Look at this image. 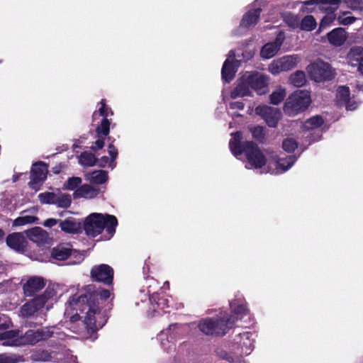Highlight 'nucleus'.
<instances>
[{
    "label": "nucleus",
    "mask_w": 363,
    "mask_h": 363,
    "mask_svg": "<svg viewBox=\"0 0 363 363\" xmlns=\"http://www.w3.org/2000/svg\"><path fill=\"white\" fill-rule=\"evenodd\" d=\"M239 346L240 347L242 354L247 355L252 350L253 342L250 340V334L244 333L240 335Z\"/></svg>",
    "instance_id": "obj_31"
},
{
    "label": "nucleus",
    "mask_w": 363,
    "mask_h": 363,
    "mask_svg": "<svg viewBox=\"0 0 363 363\" xmlns=\"http://www.w3.org/2000/svg\"><path fill=\"white\" fill-rule=\"evenodd\" d=\"M245 78V73L240 77L236 87L231 91L230 96L233 99L243 97L252 95V88L248 79Z\"/></svg>",
    "instance_id": "obj_19"
},
{
    "label": "nucleus",
    "mask_w": 363,
    "mask_h": 363,
    "mask_svg": "<svg viewBox=\"0 0 363 363\" xmlns=\"http://www.w3.org/2000/svg\"><path fill=\"white\" fill-rule=\"evenodd\" d=\"M48 174V167L43 162L35 163L31 169L29 186L38 191L45 180Z\"/></svg>",
    "instance_id": "obj_11"
},
{
    "label": "nucleus",
    "mask_w": 363,
    "mask_h": 363,
    "mask_svg": "<svg viewBox=\"0 0 363 363\" xmlns=\"http://www.w3.org/2000/svg\"><path fill=\"white\" fill-rule=\"evenodd\" d=\"M109 113H111V114L113 113L106 106L104 100H101V107L99 109V114L103 116L104 119L102 120L101 125L96 128V133L99 135H103L106 136L109 133L110 123L106 118L108 116Z\"/></svg>",
    "instance_id": "obj_20"
},
{
    "label": "nucleus",
    "mask_w": 363,
    "mask_h": 363,
    "mask_svg": "<svg viewBox=\"0 0 363 363\" xmlns=\"http://www.w3.org/2000/svg\"><path fill=\"white\" fill-rule=\"evenodd\" d=\"M286 96V90L281 86H277L269 95L270 103L274 105L281 104Z\"/></svg>",
    "instance_id": "obj_32"
},
{
    "label": "nucleus",
    "mask_w": 363,
    "mask_h": 363,
    "mask_svg": "<svg viewBox=\"0 0 363 363\" xmlns=\"http://www.w3.org/2000/svg\"><path fill=\"white\" fill-rule=\"evenodd\" d=\"M347 63L352 67H360L363 63V48L354 47L350 49L347 56Z\"/></svg>",
    "instance_id": "obj_27"
},
{
    "label": "nucleus",
    "mask_w": 363,
    "mask_h": 363,
    "mask_svg": "<svg viewBox=\"0 0 363 363\" xmlns=\"http://www.w3.org/2000/svg\"><path fill=\"white\" fill-rule=\"evenodd\" d=\"M289 80L295 86H302L306 82V74L303 71H296L290 76Z\"/></svg>",
    "instance_id": "obj_35"
},
{
    "label": "nucleus",
    "mask_w": 363,
    "mask_h": 363,
    "mask_svg": "<svg viewBox=\"0 0 363 363\" xmlns=\"http://www.w3.org/2000/svg\"><path fill=\"white\" fill-rule=\"evenodd\" d=\"M301 10L303 11L312 12L313 9H308V8H306V9L303 8Z\"/></svg>",
    "instance_id": "obj_56"
},
{
    "label": "nucleus",
    "mask_w": 363,
    "mask_h": 363,
    "mask_svg": "<svg viewBox=\"0 0 363 363\" xmlns=\"http://www.w3.org/2000/svg\"><path fill=\"white\" fill-rule=\"evenodd\" d=\"M359 72L363 74V63L359 67Z\"/></svg>",
    "instance_id": "obj_57"
},
{
    "label": "nucleus",
    "mask_w": 363,
    "mask_h": 363,
    "mask_svg": "<svg viewBox=\"0 0 363 363\" xmlns=\"http://www.w3.org/2000/svg\"><path fill=\"white\" fill-rule=\"evenodd\" d=\"M28 238L38 245L48 244L50 240L48 233L40 227H35L27 232Z\"/></svg>",
    "instance_id": "obj_21"
},
{
    "label": "nucleus",
    "mask_w": 363,
    "mask_h": 363,
    "mask_svg": "<svg viewBox=\"0 0 363 363\" xmlns=\"http://www.w3.org/2000/svg\"><path fill=\"white\" fill-rule=\"evenodd\" d=\"M352 0H308L302 2L306 6H318L319 9L327 13H334L342 3L352 7Z\"/></svg>",
    "instance_id": "obj_10"
},
{
    "label": "nucleus",
    "mask_w": 363,
    "mask_h": 363,
    "mask_svg": "<svg viewBox=\"0 0 363 363\" xmlns=\"http://www.w3.org/2000/svg\"><path fill=\"white\" fill-rule=\"evenodd\" d=\"M91 274L96 281L110 284L112 283L113 270L107 264H100L92 268Z\"/></svg>",
    "instance_id": "obj_14"
},
{
    "label": "nucleus",
    "mask_w": 363,
    "mask_h": 363,
    "mask_svg": "<svg viewBox=\"0 0 363 363\" xmlns=\"http://www.w3.org/2000/svg\"><path fill=\"white\" fill-rule=\"evenodd\" d=\"M45 286V280L40 277H32L29 278L23 285L24 294L30 296L41 290Z\"/></svg>",
    "instance_id": "obj_17"
},
{
    "label": "nucleus",
    "mask_w": 363,
    "mask_h": 363,
    "mask_svg": "<svg viewBox=\"0 0 363 363\" xmlns=\"http://www.w3.org/2000/svg\"><path fill=\"white\" fill-rule=\"evenodd\" d=\"M306 70L310 77L317 82L330 79L333 76L330 65L321 60L309 65Z\"/></svg>",
    "instance_id": "obj_8"
},
{
    "label": "nucleus",
    "mask_w": 363,
    "mask_h": 363,
    "mask_svg": "<svg viewBox=\"0 0 363 363\" xmlns=\"http://www.w3.org/2000/svg\"><path fill=\"white\" fill-rule=\"evenodd\" d=\"M82 255H80V256L79 257V258H78V261H77V262H80L82 261Z\"/></svg>",
    "instance_id": "obj_59"
},
{
    "label": "nucleus",
    "mask_w": 363,
    "mask_h": 363,
    "mask_svg": "<svg viewBox=\"0 0 363 363\" xmlns=\"http://www.w3.org/2000/svg\"><path fill=\"white\" fill-rule=\"evenodd\" d=\"M99 194V189L91 186L89 184L80 185L73 193L74 199H91L95 198Z\"/></svg>",
    "instance_id": "obj_24"
},
{
    "label": "nucleus",
    "mask_w": 363,
    "mask_h": 363,
    "mask_svg": "<svg viewBox=\"0 0 363 363\" xmlns=\"http://www.w3.org/2000/svg\"><path fill=\"white\" fill-rule=\"evenodd\" d=\"M323 123V120L320 116H315L306 121L302 128L305 131L315 130Z\"/></svg>",
    "instance_id": "obj_33"
},
{
    "label": "nucleus",
    "mask_w": 363,
    "mask_h": 363,
    "mask_svg": "<svg viewBox=\"0 0 363 363\" xmlns=\"http://www.w3.org/2000/svg\"><path fill=\"white\" fill-rule=\"evenodd\" d=\"M82 179L79 177H69L62 185V189L67 191H75L82 184Z\"/></svg>",
    "instance_id": "obj_36"
},
{
    "label": "nucleus",
    "mask_w": 363,
    "mask_h": 363,
    "mask_svg": "<svg viewBox=\"0 0 363 363\" xmlns=\"http://www.w3.org/2000/svg\"><path fill=\"white\" fill-rule=\"evenodd\" d=\"M85 179L91 183L101 184L108 179V174L104 170H96L84 174Z\"/></svg>",
    "instance_id": "obj_29"
},
{
    "label": "nucleus",
    "mask_w": 363,
    "mask_h": 363,
    "mask_svg": "<svg viewBox=\"0 0 363 363\" xmlns=\"http://www.w3.org/2000/svg\"><path fill=\"white\" fill-rule=\"evenodd\" d=\"M118 220L116 216L109 214L92 213L84 222V229L89 236L96 237L106 230L111 236L115 233Z\"/></svg>",
    "instance_id": "obj_3"
},
{
    "label": "nucleus",
    "mask_w": 363,
    "mask_h": 363,
    "mask_svg": "<svg viewBox=\"0 0 363 363\" xmlns=\"http://www.w3.org/2000/svg\"><path fill=\"white\" fill-rule=\"evenodd\" d=\"M255 111L256 114L264 119L270 127H275L281 118V112L278 108H272L267 105L257 106Z\"/></svg>",
    "instance_id": "obj_12"
},
{
    "label": "nucleus",
    "mask_w": 363,
    "mask_h": 363,
    "mask_svg": "<svg viewBox=\"0 0 363 363\" xmlns=\"http://www.w3.org/2000/svg\"><path fill=\"white\" fill-rule=\"evenodd\" d=\"M229 146L232 153L238 159L245 155L247 169H259L261 173L281 174L288 170L296 162L294 156L279 158L273 152H263L252 142L241 143V133H232Z\"/></svg>",
    "instance_id": "obj_1"
},
{
    "label": "nucleus",
    "mask_w": 363,
    "mask_h": 363,
    "mask_svg": "<svg viewBox=\"0 0 363 363\" xmlns=\"http://www.w3.org/2000/svg\"><path fill=\"white\" fill-rule=\"evenodd\" d=\"M244 105L241 101H233L230 103V108L231 109H242Z\"/></svg>",
    "instance_id": "obj_53"
},
{
    "label": "nucleus",
    "mask_w": 363,
    "mask_h": 363,
    "mask_svg": "<svg viewBox=\"0 0 363 363\" xmlns=\"http://www.w3.org/2000/svg\"><path fill=\"white\" fill-rule=\"evenodd\" d=\"M0 363H15V360L12 357L2 354H0Z\"/></svg>",
    "instance_id": "obj_50"
},
{
    "label": "nucleus",
    "mask_w": 363,
    "mask_h": 363,
    "mask_svg": "<svg viewBox=\"0 0 363 363\" xmlns=\"http://www.w3.org/2000/svg\"><path fill=\"white\" fill-rule=\"evenodd\" d=\"M283 19L286 23L293 28H297L299 25V19L297 16L292 14L291 13H285L283 14Z\"/></svg>",
    "instance_id": "obj_42"
},
{
    "label": "nucleus",
    "mask_w": 363,
    "mask_h": 363,
    "mask_svg": "<svg viewBox=\"0 0 363 363\" xmlns=\"http://www.w3.org/2000/svg\"><path fill=\"white\" fill-rule=\"evenodd\" d=\"M108 153L111 156V162H114L117 155H118V151L116 150V148L113 145H110L108 146Z\"/></svg>",
    "instance_id": "obj_49"
},
{
    "label": "nucleus",
    "mask_w": 363,
    "mask_h": 363,
    "mask_svg": "<svg viewBox=\"0 0 363 363\" xmlns=\"http://www.w3.org/2000/svg\"><path fill=\"white\" fill-rule=\"evenodd\" d=\"M316 27V21L313 16H306L301 23V28L304 30H313Z\"/></svg>",
    "instance_id": "obj_41"
},
{
    "label": "nucleus",
    "mask_w": 363,
    "mask_h": 363,
    "mask_svg": "<svg viewBox=\"0 0 363 363\" xmlns=\"http://www.w3.org/2000/svg\"><path fill=\"white\" fill-rule=\"evenodd\" d=\"M346 106V108L347 110H350V111H352V110H354L357 107V104L355 102L352 103V104H350L349 101L345 104Z\"/></svg>",
    "instance_id": "obj_55"
},
{
    "label": "nucleus",
    "mask_w": 363,
    "mask_h": 363,
    "mask_svg": "<svg viewBox=\"0 0 363 363\" xmlns=\"http://www.w3.org/2000/svg\"><path fill=\"white\" fill-rule=\"evenodd\" d=\"M151 304L156 305L157 308L164 312L170 307L169 303L172 301V298L166 294H155L150 298Z\"/></svg>",
    "instance_id": "obj_26"
},
{
    "label": "nucleus",
    "mask_w": 363,
    "mask_h": 363,
    "mask_svg": "<svg viewBox=\"0 0 363 363\" xmlns=\"http://www.w3.org/2000/svg\"><path fill=\"white\" fill-rule=\"evenodd\" d=\"M72 203L71 196L62 194L60 191L56 193L54 204L60 208H68Z\"/></svg>",
    "instance_id": "obj_34"
},
{
    "label": "nucleus",
    "mask_w": 363,
    "mask_h": 363,
    "mask_svg": "<svg viewBox=\"0 0 363 363\" xmlns=\"http://www.w3.org/2000/svg\"><path fill=\"white\" fill-rule=\"evenodd\" d=\"M110 296L111 292L108 290L100 289L94 291L93 286H86L82 295H75L69 298L65 313L69 314V311H76V313L71 316L72 321L79 318L78 311L84 313V324L89 330L94 332L101 328L107 320L106 315L99 306V297L105 300Z\"/></svg>",
    "instance_id": "obj_2"
},
{
    "label": "nucleus",
    "mask_w": 363,
    "mask_h": 363,
    "mask_svg": "<svg viewBox=\"0 0 363 363\" xmlns=\"http://www.w3.org/2000/svg\"><path fill=\"white\" fill-rule=\"evenodd\" d=\"M301 62V57L298 55H285L274 60L268 66V70L274 75L279 74L283 72H288L295 68Z\"/></svg>",
    "instance_id": "obj_7"
},
{
    "label": "nucleus",
    "mask_w": 363,
    "mask_h": 363,
    "mask_svg": "<svg viewBox=\"0 0 363 363\" xmlns=\"http://www.w3.org/2000/svg\"><path fill=\"white\" fill-rule=\"evenodd\" d=\"M284 34L283 32H279L274 42L265 44L260 52V55L264 59H269L274 57L280 50L284 40Z\"/></svg>",
    "instance_id": "obj_15"
},
{
    "label": "nucleus",
    "mask_w": 363,
    "mask_h": 363,
    "mask_svg": "<svg viewBox=\"0 0 363 363\" xmlns=\"http://www.w3.org/2000/svg\"><path fill=\"white\" fill-rule=\"evenodd\" d=\"M297 147L296 141L292 138H287L282 143V147L286 152H294Z\"/></svg>",
    "instance_id": "obj_45"
},
{
    "label": "nucleus",
    "mask_w": 363,
    "mask_h": 363,
    "mask_svg": "<svg viewBox=\"0 0 363 363\" xmlns=\"http://www.w3.org/2000/svg\"><path fill=\"white\" fill-rule=\"evenodd\" d=\"M4 235V232L0 229V240H1V238H3Z\"/></svg>",
    "instance_id": "obj_58"
},
{
    "label": "nucleus",
    "mask_w": 363,
    "mask_h": 363,
    "mask_svg": "<svg viewBox=\"0 0 363 363\" xmlns=\"http://www.w3.org/2000/svg\"><path fill=\"white\" fill-rule=\"evenodd\" d=\"M335 19V13H327L320 21V28H324L329 26Z\"/></svg>",
    "instance_id": "obj_46"
},
{
    "label": "nucleus",
    "mask_w": 363,
    "mask_h": 363,
    "mask_svg": "<svg viewBox=\"0 0 363 363\" xmlns=\"http://www.w3.org/2000/svg\"><path fill=\"white\" fill-rule=\"evenodd\" d=\"M60 227L67 233H78L82 229V224L74 218H68L60 222Z\"/></svg>",
    "instance_id": "obj_28"
},
{
    "label": "nucleus",
    "mask_w": 363,
    "mask_h": 363,
    "mask_svg": "<svg viewBox=\"0 0 363 363\" xmlns=\"http://www.w3.org/2000/svg\"><path fill=\"white\" fill-rule=\"evenodd\" d=\"M177 327V325H170L169 329H167V330L165 331H162L161 333V334L160 335V339L162 341V345H164V343L163 342V337L167 336L169 332L172 330H174Z\"/></svg>",
    "instance_id": "obj_51"
},
{
    "label": "nucleus",
    "mask_w": 363,
    "mask_h": 363,
    "mask_svg": "<svg viewBox=\"0 0 363 363\" xmlns=\"http://www.w3.org/2000/svg\"><path fill=\"white\" fill-rule=\"evenodd\" d=\"M98 164L102 167H106L107 164L111 167V168H113L115 166L114 162H111V160H109L106 156L101 157L98 160Z\"/></svg>",
    "instance_id": "obj_48"
},
{
    "label": "nucleus",
    "mask_w": 363,
    "mask_h": 363,
    "mask_svg": "<svg viewBox=\"0 0 363 363\" xmlns=\"http://www.w3.org/2000/svg\"><path fill=\"white\" fill-rule=\"evenodd\" d=\"M234 319L221 318L220 320L206 318L202 320L199 323L200 330L205 334H216L223 335L227 330L234 323Z\"/></svg>",
    "instance_id": "obj_6"
},
{
    "label": "nucleus",
    "mask_w": 363,
    "mask_h": 363,
    "mask_svg": "<svg viewBox=\"0 0 363 363\" xmlns=\"http://www.w3.org/2000/svg\"><path fill=\"white\" fill-rule=\"evenodd\" d=\"M7 245L17 252H23L27 245V241L23 233H13L6 238Z\"/></svg>",
    "instance_id": "obj_18"
},
{
    "label": "nucleus",
    "mask_w": 363,
    "mask_h": 363,
    "mask_svg": "<svg viewBox=\"0 0 363 363\" xmlns=\"http://www.w3.org/2000/svg\"><path fill=\"white\" fill-rule=\"evenodd\" d=\"M69 243H62L55 247L51 252V257L57 260L67 259L72 253H75Z\"/></svg>",
    "instance_id": "obj_22"
},
{
    "label": "nucleus",
    "mask_w": 363,
    "mask_h": 363,
    "mask_svg": "<svg viewBox=\"0 0 363 363\" xmlns=\"http://www.w3.org/2000/svg\"><path fill=\"white\" fill-rule=\"evenodd\" d=\"M252 55H253V52H249V58L251 57Z\"/></svg>",
    "instance_id": "obj_60"
},
{
    "label": "nucleus",
    "mask_w": 363,
    "mask_h": 363,
    "mask_svg": "<svg viewBox=\"0 0 363 363\" xmlns=\"http://www.w3.org/2000/svg\"><path fill=\"white\" fill-rule=\"evenodd\" d=\"M79 162L86 167L94 166L96 162V159L92 153L84 152L79 157Z\"/></svg>",
    "instance_id": "obj_39"
},
{
    "label": "nucleus",
    "mask_w": 363,
    "mask_h": 363,
    "mask_svg": "<svg viewBox=\"0 0 363 363\" xmlns=\"http://www.w3.org/2000/svg\"><path fill=\"white\" fill-rule=\"evenodd\" d=\"M350 90L347 86H340L337 91V101L340 105L346 104L349 101Z\"/></svg>",
    "instance_id": "obj_38"
},
{
    "label": "nucleus",
    "mask_w": 363,
    "mask_h": 363,
    "mask_svg": "<svg viewBox=\"0 0 363 363\" xmlns=\"http://www.w3.org/2000/svg\"><path fill=\"white\" fill-rule=\"evenodd\" d=\"M56 296L55 286H49L45 291L31 300L30 301L25 303L21 309V313L23 316H30L36 312L40 311L44 307L48 310L50 306L49 301H52Z\"/></svg>",
    "instance_id": "obj_4"
},
{
    "label": "nucleus",
    "mask_w": 363,
    "mask_h": 363,
    "mask_svg": "<svg viewBox=\"0 0 363 363\" xmlns=\"http://www.w3.org/2000/svg\"><path fill=\"white\" fill-rule=\"evenodd\" d=\"M250 82V87L258 95L265 94L268 91L269 77L257 72H245V78Z\"/></svg>",
    "instance_id": "obj_9"
},
{
    "label": "nucleus",
    "mask_w": 363,
    "mask_h": 363,
    "mask_svg": "<svg viewBox=\"0 0 363 363\" xmlns=\"http://www.w3.org/2000/svg\"><path fill=\"white\" fill-rule=\"evenodd\" d=\"M250 131L252 134V136L257 139L261 140L264 137V130L262 127L260 126H255L252 128H250Z\"/></svg>",
    "instance_id": "obj_47"
},
{
    "label": "nucleus",
    "mask_w": 363,
    "mask_h": 363,
    "mask_svg": "<svg viewBox=\"0 0 363 363\" xmlns=\"http://www.w3.org/2000/svg\"><path fill=\"white\" fill-rule=\"evenodd\" d=\"M235 53L233 50L229 52L228 57L225 61L222 70V78L227 82L231 81L235 72H237L238 67L240 65V62L238 60H235Z\"/></svg>",
    "instance_id": "obj_13"
},
{
    "label": "nucleus",
    "mask_w": 363,
    "mask_h": 363,
    "mask_svg": "<svg viewBox=\"0 0 363 363\" xmlns=\"http://www.w3.org/2000/svg\"><path fill=\"white\" fill-rule=\"evenodd\" d=\"M38 220V218L33 216L23 215L13 220V225L15 226H21L26 224L34 223Z\"/></svg>",
    "instance_id": "obj_40"
},
{
    "label": "nucleus",
    "mask_w": 363,
    "mask_h": 363,
    "mask_svg": "<svg viewBox=\"0 0 363 363\" xmlns=\"http://www.w3.org/2000/svg\"><path fill=\"white\" fill-rule=\"evenodd\" d=\"M311 102V99L308 91H296L286 99L284 110L289 116H294L306 110Z\"/></svg>",
    "instance_id": "obj_5"
},
{
    "label": "nucleus",
    "mask_w": 363,
    "mask_h": 363,
    "mask_svg": "<svg viewBox=\"0 0 363 363\" xmlns=\"http://www.w3.org/2000/svg\"><path fill=\"white\" fill-rule=\"evenodd\" d=\"M56 193L54 192H45L38 195V199L41 203L43 204H54L55 200Z\"/></svg>",
    "instance_id": "obj_43"
},
{
    "label": "nucleus",
    "mask_w": 363,
    "mask_h": 363,
    "mask_svg": "<svg viewBox=\"0 0 363 363\" xmlns=\"http://www.w3.org/2000/svg\"><path fill=\"white\" fill-rule=\"evenodd\" d=\"M104 145V140L103 138H99L95 142V145L92 146L93 150L101 149Z\"/></svg>",
    "instance_id": "obj_54"
},
{
    "label": "nucleus",
    "mask_w": 363,
    "mask_h": 363,
    "mask_svg": "<svg viewBox=\"0 0 363 363\" xmlns=\"http://www.w3.org/2000/svg\"><path fill=\"white\" fill-rule=\"evenodd\" d=\"M347 39V34L342 28H337L328 33L329 43L335 47L342 45Z\"/></svg>",
    "instance_id": "obj_23"
},
{
    "label": "nucleus",
    "mask_w": 363,
    "mask_h": 363,
    "mask_svg": "<svg viewBox=\"0 0 363 363\" xmlns=\"http://www.w3.org/2000/svg\"><path fill=\"white\" fill-rule=\"evenodd\" d=\"M57 223H58V220L57 219L48 218L44 221L43 225L50 228L55 225Z\"/></svg>",
    "instance_id": "obj_52"
},
{
    "label": "nucleus",
    "mask_w": 363,
    "mask_h": 363,
    "mask_svg": "<svg viewBox=\"0 0 363 363\" xmlns=\"http://www.w3.org/2000/svg\"><path fill=\"white\" fill-rule=\"evenodd\" d=\"M232 311L238 315L242 317L248 311L246 306L240 300H234L230 303Z\"/></svg>",
    "instance_id": "obj_37"
},
{
    "label": "nucleus",
    "mask_w": 363,
    "mask_h": 363,
    "mask_svg": "<svg viewBox=\"0 0 363 363\" xmlns=\"http://www.w3.org/2000/svg\"><path fill=\"white\" fill-rule=\"evenodd\" d=\"M0 340L6 346L22 345L21 335L15 330H9L0 334Z\"/></svg>",
    "instance_id": "obj_25"
},
{
    "label": "nucleus",
    "mask_w": 363,
    "mask_h": 363,
    "mask_svg": "<svg viewBox=\"0 0 363 363\" xmlns=\"http://www.w3.org/2000/svg\"><path fill=\"white\" fill-rule=\"evenodd\" d=\"M96 115H97V113H94V117H96Z\"/></svg>",
    "instance_id": "obj_61"
},
{
    "label": "nucleus",
    "mask_w": 363,
    "mask_h": 363,
    "mask_svg": "<svg viewBox=\"0 0 363 363\" xmlns=\"http://www.w3.org/2000/svg\"><path fill=\"white\" fill-rule=\"evenodd\" d=\"M260 12V9H256L247 12L242 18L241 26L246 28L255 26L258 21Z\"/></svg>",
    "instance_id": "obj_30"
},
{
    "label": "nucleus",
    "mask_w": 363,
    "mask_h": 363,
    "mask_svg": "<svg viewBox=\"0 0 363 363\" xmlns=\"http://www.w3.org/2000/svg\"><path fill=\"white\" fill-rule=\"evenodd\" d=\"M50 336L51 335L48 329H43L40 330H30L27 331L24 335H21L22 345H34Z\"/></svg>",
    "instance_id": "obj_16"
},
{
    "label": "nucleus",
    "mask_w": 363,
    "mask_h": 363,
    "mask_svg": "<svg viewBox=\"0 0 363 363\" xmlns=\"http://www.w3.org/2000/svg\"><path fill=\"white\" fill-rule=\"evenodd\" d=\"M356 18L350 15L349 12H342L337 17V21L340 24L347 26L352 24Z\"/></svg>",
    "instance_id": "obj_44"
}]
</instances>
